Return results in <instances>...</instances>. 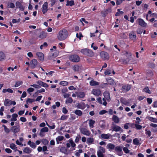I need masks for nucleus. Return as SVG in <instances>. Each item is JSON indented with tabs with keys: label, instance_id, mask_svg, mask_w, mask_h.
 <instances>
[{
	"label": "nucleus",
	"instance_id": "1",
	"mask_svg": "<svg viewBox=\"0 0 157 157\" xmlns=\"http://www.w3.org/2000/svg\"><path fill=\"white\" fill-rule=\"evenodd\" d=\"M68 36V32L65 29L60 30L57 34V38L60 41H62L66 39Z\"/></svg>",
	"mask_w": 157,
	"mask_h": 157
},
{
	"label": "nucleus",
	"instance_id": "2",
	"mask_svg": "<svg viewBox=\"0 0 157 157\" xmlns=\"http://www.w3.org/2000/svg\"><path fill=\"white\" fill-rule=\"evenodd\" d=\"M81 52L88 56L92 57L94 56V53L92 50L87 49H82L81 50Z\"/></svg>",
	"mask_w": 157,
	"mask_h": 157
},
{
	"label": "nucleus",
	"instance_id": "3",
	"mask_svg": "<svg viewBox=\"0 0 157 157\" xmlns=\"http://www.w3.org/2000/svg\"><path fill=\"white\" fill-rule=\"evenodd\" d=\"M104 96L105 97L103 98L102 100L103 101V105L105 106H106L107 105V103L106 102L105 99H106L108 101H110V97L109 94L108 92L105 91L103 94Z\"/></svg>",
	"mask_w": 157,
	"mask_h": 157
},
{
	"label": "nucleus",
	"instance_id": "4",
	"mask_svg": "<svg viewBox=\"0 0 157 157\" xmlns=\"http://www.w3.org/2000/svg\"><path fill=\"white\" fill-rule=\"evenodd\" d=\"M124 54L125 55L126 57H127V59L126 60H124L123 59H120L119 61L120 62H122L124 64H126L128 62L129 59L131 58V54L129 52H125L124 53Z\"/></svg>",
	"mask_w": 157,
	"mask_h": 157
},
{
	"label": "nucleus",
	"instance_id": "5",
	"mask_svg": "<svg viewBox=\"0 0 157 157\" xmlns=\"http://www.w3.org/2000/svg\"><path fill=\"white\" fill-rule=\"evenodd\" d=\"M69 59L70 60L74 62H78L80 61V58L77 55H72L70 56Z\"/></svg>",
	"mask_w": 157,
	"mask_h": 157
},
{
	"label": "nucleus",
	"instance_id": "6",
	"mask_svg": "<svg viewBox=\"0 0 157 157\" xmlns=\"http://www.w3.org/2000/svg\"><path fill=\"white\" fill-rule=\"evenodd\" d=\"M79 130L82 134L87 136H89L91 134L90 131L85 128H80Z\"/></svg>",
	"mask_w": 157,
	"mask_h": 157
},
{
	"label": "nucleus",
	"instance_id": "7",
	"mask_svg": "<svg viewBox=\"0 0 157 157\" xmlns=\"http://www.w3.org/2000/svg\"><path fill=\"white\" fill-rule=\"evenodd\" d=\"M112 130V131L116 132L121 131H122L121 128L114 123H113L111 126Z\"/></svg>",
	"mask_w": 157,
	"mask_h": 157
},
{
	"label": "nucleus",
	"instance_id": "8",
	"mask_svg": "<svg viewBox=\"0 0 157 157\" xmlns=\"http://www.w3.org/2000/svg\"><path fill=\"white\" fill-rule=\"evenodd\" d=\"M91 93L96 96L100 95L101 93V91L98 89H93L91 91Z\"/></svg>",
	"mask_w": 157,
	"mask_h": 157
},
{
	"label": "nucleus",
	"instance_id": "9",
	"mask_svg": "<svg viewBox=\"0 0 157 157\" xmlns=\"http://www.w3.org/2000/svg\"><path fill=\"white\" fill-rule=\"evenodd\" d=\"M37 61L35 59H32L30 63V65L31 68L34 69L37 64Z\"/></svg>",
	"mask_w": 157,
	"mask_h": 157
},
{
	"label": "nucleus",
	"instance_id": "10",
	"mask_svg": "<svg viewBox=\"0 0 157 157\" xmlns=\"http://www.w3.org/2000/svg\"><path fill=\"white\" fill-rule=\"evenodd\" d=\"M100 56L102 59H107L109 58V54L103 51L100 53Z\"/></svg>",
	"mask_w": 157,
	"mask_h": 157
},
{
	"label": "nucleus",
	"instance_id": "11",
	"mask_svg": "<svg viewBox=\"0 0 157 157\" xmlns=\"http://www.w3.org/2000/svg\"><path fill=\"white\" fill-rule=\"evenodd\" d=\"M48 3L47 2H45L42 6V12L44 14L46 13L48 11Z\"/></svg>",
	"mask_w": 157,
	"mask_h": 157
},
{
	"label": "nucleus",
	"instance_id": "12",
	"mask_svg": "<svg viewBox=\"0 0 157 157\" xmlns=\"http://www.w3.org/2000/svg\"><path fill=\"white\" fill-rule=\"evenodd\" d=\"M11 130L14 133H17L20 130V126L19 125L13 126L11 127Z\"/></svg>",
	"mask_w": 157,
	"mask_h": 157
},
{
	"label": "nucleus",
	"instance_id": "13",
	"mask_svg": "<svg viewBox=\"0 0 157 157\" xmlns=\"http://www.w3.org/2000/svg\"><path fill=\"white\" fill-rule=\"evenodd\" d=\"M77 107L78 109H84L86 107V105L83 102L78 103L77 104Z\"/></svg>",
	"mask_w": 157,
	"mask_h": 157
},
{
	"label": "nucleus",
	"instance_id": "14",
	"mask_svg": "<svg viewBox=\"0 0 157 157\" xmlns=\"http://www.w3.org/2000/svg\"><path fill=\"white\" fill-rule=\"evenodd\" d=\"M16 6L21 11H23L24 10L25 7L22 6L20 2L18 1L16 2Z\"/></svg>",
	"mask_w": 157,
	"mask_h": 157
},
{
	"label": "nucleus",
	"instance_id": "15",
	"mask_svg": "<svg viewBox=\"0 0 157 157\" xmlns=\"http://www.w3.org/2000/svg\"><path fill=\"white\" fill-rule=\"evenodd\" d=\"M131 87V86L130 85H125L122 87L121 89L124 92H126L130 90Z\"/></svg>",
	"mask_w": 157,
	"mask_h": 157
},
{
	"label": "nucleus",
	"instance_id": "16",
	"mask_svg": "<svg viewBox=\"0 0 157 157\" xmlns=\"http://www.w3.org/2000/svg\"><path fill=\"white\" fill-rule=\"evenodd\" d=\"M36 83L39 84L40 86H41L45 88H47L48 87V85L47 83L40 80H38L36 82Z\"/></svg>",
	"mask_w": 157,
	"mask_h": 157
},
{
	"label": "nucleus",
	"instance_id": "17",
	"mask_svg": "<svg viewBox=\"0 0 157 157\" xmlns=\"http://www.w3.org/2000/svg\"><path fill=\"white\" fill-rule=\"evenodd\" d=\"M36 55L40 60L42 61L44 60V56L42 52H38L36 53Z\"/></svg>",
	"mask_w": 157,
	"mask_h": 157
},
{
	"label": "nucleus",
	"instance_id": "18",
	"mask_svg": "<svg viewBox=\"0 0 157 157\" xmlns=\"http://www.w3.org/2000/svg\"><path fill=\"white\" fill-rule=\"evenodd\" d=\"M138 20L139 25L142 27H144L147 26V23L142 19H139Z\"/></svg>",
	"mask_w": 157,
	"mask_h": 157
},
{
	"label": "nucleus",
	"instance_id": "19",
	"mask_svg": "<svg viewBox=\"0 0 157 157\" xmlns=\"http://www.w3.org/2000/svg\"><path fill=\"white\" fill-rule=\"evenodd\" d=\"M111 136V135L109 133H103L101 134V137L103 139H108Z\"/></svg>",
	"mask_w": 157,
	"mask_h": 157
},
{
	"label": "nucleus",
	"instance_id": "20",
	"mask_svg": "<svg viewBox=\"0 0 157 157\" xmlns=\"http://www.w3.org/2000/svg\"><path fill=\"white\" fill-rule=\"evenodd\" d=\"M115 147V145L111 143L108 144L106 146L107 148L108 149L109 151H111L114 149Z\"/></svg>",
	"mask_w": 157,
	"mask_h": 157
},
{
	"label": "nucleus",
	"instance_id": "21",
	"mask_svg": "<svg viewBox=\"0 0 157 157\" xmlns=\"http://www.w3.org/2000/svg\"><path fill=\"white\" fill-rule=\"evenodd\" d=\"M47 36V33L44 32H42L40 33L39 37L41 39L45 38Z\"/></svg>",
	"mask_w": 157,
	"mask_h": 157
},
{
	"label": "nucleus",
	"instance_id": "22",
	"mask_svg": "<svg viewBox=\"0 0 157 157\" xmlns=\"http://www.w3.org/2000/svg\"><path fill=\"white\" fill-rule=\"evenodd\" d=\"M12 101L8 99H5L4 102V105L6 106L11 105Z\"/></svg>",
	"mask_w": 157,
	"mask_h": 157
},
{
	"label": "nucleus",
	"instance_id": "23",
	"mask_svg": "<svg viewBox=\"0 0 157 157\" xmlns=\"http://www.w3.org/2000/svg\"><path fill=\"white\" fill-rule=\"evenodd\" d=\"M95 121L92 119H90L89 121V124L90 129L93 128Z\"/></svg>",
	"mask_w": 157,
	"mask_h": 157
},
{
	"label": "nucleus",
	"instance_id": "24",
	"mask_svg": "<svg viewBox=\"0 0 157 157\" xmlns=\"http://www.w3.org/2000/svg\"><path fill=\"white\" fill-rule=\"evenodd\" d=\"M77 96L80 98H83L85 97V94L83 92H80L77 93Z\"/></svg>",
	"mask_w": 157,
	"mask_h": 157
},
{
	"label": "nucleus",
	"instance_id": "25",
	"mask_svg": "<svg viewBox=\"0 0 157 157\" xmlns=\"http://www.w3.org/2000/svg\"><path fill=\"white\" fill-rule=\"evenodd\" d=\"M90 85L91 86H98L99 84L98 82L94 80H92L90 82Z\"/></svg>",
	"mask_w": 157,
	"mask_h": 157
},
{
	"label": "nucleus",
	"instance_id": "26",
	"mask_svg": "<svg viewBox=\"0 0 157 157\" xmlns=\"http://www.w3.org/2000/svg\"><path fill=\"white\" fill-rule=\"evenodd\" d=\"M64 137L62 136H59L57 137L56 138V140L57 143V144H59V142L63 140Z\"/></svg>",
	"mask_w": 157,
	"mask_h": 157
},
{
	"label": "nucleus",
	"instance_id": "27",
	"mask_svg": "<svg viewBox=\"0 0 157 157\" xmlns=\"http://www.w3.org/2000/svg\"><path fill=\"white\" fill-rule=\"evenodd\" d=\"M112 119L116 123H118L120 121L119 118L117 116L115 115L113 116Z\"/></svg>",
	"mask_w": 157,
	"mask_h": 157
},
{
	"label": "nucleus",
	"instance_id": "28",
	"mask_svg": "<svg viewBox=\"0 0 157 157\" xmlns=\"http://www.w3.org/2000/svg\"><path fill=\"white\" fill-rule=\"evenodd\" d=\"M94 139L93 138H88L87 139L86 143L88 144H92L94 142Z\"/></svg>",
	"mask_w": 157,
	"mask_h": 157
},
{
	"label": "nucleus",
	"instance_id": "29",
	"mask_svg": "<svg viewBox=\"0 0 157 157\" xmlns=\"http://www.w3.org/2000/svg\"><path fill=\"white\" fill-rule=\"evenodd\" d=\"M12 118L11 121H15L17 120V118L18 117V115L16 113H14L12 115Z\"/></svg>",
	"mask_w": 157,
	"mask_h": 157
},
{
	"label": "nucleus",
	"instance_id": "30",
	"mask_svg": "<svg viewBox=\"0 0 157 157\" xmlns=\"http://www.w3.org/2000/svg\"><path fill=\"white\" fill-rule=\"evenodd\" d=\"M28 144L29 145L30 147L33 148L36 147V146L35 143L33 142H31L30 140H29L28 142Z\"/></svg>",
	"mask_w": 157,
	"mask_h": 157
},
{
	"label": "nucleus",
	"instance_id": "31",
	"mask_svg": "<svg viewBox=\"0 0 157 157\" xmlns=\"http://www.w3.org/2000/svg\"><path fill=\"white\" fill-rule=\"evenodd\" d=\"M6 59L5 54L2 52H0V61H2Z\"/></svg>",
	"mask_w": 157,
	"mask_h": 157
},
{
	"label": "nucleus",
	"instance_id": "32",
	"mask_svg": "<svg viewBox=\"0 0 157 157\" xmlns=\"http://www.w3.org/2000/svg\"><path fill=\"white\" fill-rule=\"evenodd\" d=\"M59 52L58 51H56L54 53L52 54L51 56L49 57V59H52V58L56 57L58 55Z\"/></svg>",
	"mask_w": 157,
	"mask_h": 157
},
{
	"label": "nucleus",
	"instance_id": "33",
	"mask_svg": "<svg viewBox=\"0 0 157 157\" xmlns=\"http://www.w3.org/2000/svg\"><path fill=\"white\" fill-rule=\"evenodd\" d=\"M23 151L24 152L27 154H29L31 152L32 150L30 148L28 147H26L25 148L23 149Z\"/></svg>",
	"mask_w": 157,
	"mask_h": 157
},
{
	"label": "nucleus",
	"instance_id": "34",
	"mask_svg": "<svg viewBox=\"0 0 157 157\" xmlns=\"http://www.w3.org/2000/svg\"><path fill=\"white\" fill-rule=\"evenodd\" d=\"M105 152V149L103 147L100 146L99 147L98 151L97 152L104 153Z\"/></svg>",
	"mask_w": 157,
	"mask_h": 157
},
{
	"label": "nucleus",
	"instance_id": "35",
	"mask_svg": "<svg viewBox=\"0 0 157 157\" xmlns=\"http://www.w3.org/2000/svg\"><path fill=\"white\" fill-rule=\"evenodd\" d=\"M81 69V67L78 65H76L73 67V70L75 71H79Z\"/></svg>",
	"mask_w": 157,
	"mask_h": 157
},
{
	"label": "nucleus",
	"instance_id": "36",
	"mask_svg": "<svg viewBox=\"0 0 157 157\" xmlns=\"http://www.w3.org/2000/svg\"><path fill=\"white\" fill-rule=\"evenodd\" d=\"M74 113L77 115L80 116L82 115V112L79 109L76 110L74 112Z\"/></svg>",
	"mask_w": 157,
	"mask_h": 157
},
{
	"label": "nucleus",
	"instance_id": "37",
	"mask_svg": "<svg viewBox=\"0 0 157 157\" xmlns=\"http://www.w3.org/2000/svg\"><path fill=\"white\" fill-rule=\"evenodd\" d=\"M75 4L74 1L73 0H71L70 1H67L66 5L67 6H72Z\"/></svg>",
	"mask_w": 157,
	"mask_h": 157
},
{
	"label": "nucleus",
	"instance_id": "38",
	"mask_svg": "<svg viewBox=\"0 0 157 157\" xmlns=\"http://www.w3.org/2000/svg\"><path fill=\"white\" fill-rule=\"evenodd\" d=\"M68 141L70 143L71 146L72 147H74L76 146V144L74 142L72 139H70Z\"/></svg>",
	"mask_w": 157,
	"mask_h": 157
},
{
	"label": "nucleus",
	"instance_id": "39",
	"mask_svg": "<svg viewBox=\"0 0 157 157\" xmlns=\"http://www.w3.org/2000/svg\"><path fill=\"white\" fill-rule=\"evenodd\" d=\"M147 118L151 122L155 123H157V119L156 118L150 117H148Z\"/></svg>",
	"mask_w": 157,
	"mask_h": 157
},
{
	"label": "nucleus",
	"instance_id": "40",
	"mask_svg": "<svg viewBox=\"0 0 157 157\" xmlns=\"http://www.w3.org/2000/svg\"><path fill=\"white\" fill-rule=\"evenodd\" d=\"M15 6L14 4L12 2L8 3L7 4V7L8 8H11L13 9L15 8Z\"/></svg>",
	"mask_w": 157,
	"mask_h": 157
},
{
	"label": "nucleus",
	"instance_id": "41",
	"mask_svg": "<svg viewBox=\"0 0 157 157\" xmlns=\"http://www.w3.org/2000/svg\"><path fill=\"white\" fill-rule=\"evenodd\" d=\"M10 147L12 149L15 150V151H16L17 150V147H16V145L12 143L10 144Z\"/></svg>",
	"mask_w": 157,
	"mask_h": 157
},
{
	"label": "nucleus",
	"instance_id": "42",
	"mask_svg": "<svg viewBox=\"0 0 157 157\" xmlns=\"http://www.w3.org/2000/svg\"><path fill=\"white\" fill-rule=\"evenodd\" d=\"M129 36L130 38L132 40L135 39L136 38V35L133 33H130Z\"/></svg>",
	"mask_w": 157,
	"mask_h": 157
},
{
	"label": "nucleus",
	"instance_id": "43",
	"mask_svg": "<svg viewBox=\"0 0 157 157\" xmlns=\"http://www.w3.org/2000/svg\"><path fill=\"white\" fill-rule=\"evenodd\" d=\"M42 143L44 145H46L48 143V140L45 139H43L41 140Z\"/></svg>",
	"mask_w": 157,
	"mask_h": 157
},
{
	"label": "nucleus",
	"instance_id": "44",
	"mask_svg": "<svg viewBox=\"0 0 157 157\" xmlns=\"http://www.w3.org/2000/svg\"><path fill=\"white\" fill-rule=\"evenodd\" d=\"M68 84V82L66 81H61L59 83V84L63 86H67Z\"/></svg>",
	"mask_w": 157,
	"mask_h": 157
},
{
	"label": "nucleus",
	"instance_id": "45",
	"mask_svg": "<svg viewBox=\"0 0 157 157\" xmlns=\"http://www.w3.org/2000/svg\"><path fill=\"white\" fill-rule=\"evenodd\" d=\"M48 131V129L47 127H44L41 128L40 130V132H47Z\"/></svg>",
	"mask_w": 157,
	"mask_h": 157
},
{
	"label": "nucleus",
	"instance_id": "46",
	"mask_svg": "<svg viewBox=\"0 0 157 157\" xmlns=\"http://www.w3.org/2000/svg\"><path fill=\"white\" fill-rule=\"evenodd\" d=\"M82 152V150L81 149H79L75 151V155L78 156L80 155V154Z\"/></svg>",
	"mask_w": 157,
	"mask_h": 157
},
{
	"label": "nucleus",
	"instance_id": "47",
	"mask_svg": "<svg viewBox=\"0 0 157 157\" xmlns=\"http://www.w3.org/2000/svg\"><path fill=\"white\" fill-rule=\"evenodd\" d=\"M122 147H121L118 146L115 147V151H116L117 152H118L119 151H121L122 150Z\"/></svg>",
	"mask_w": 157,
	"mask_h": 157
},
{
	"label": "nucleus",
	"instance_id": "48",
	"mask_svg": "<svg viewBox=\"0 0 157 157\" xmlns=\"http://www.w3.org/2000/svg\"><path fill=\"white\" fill-rule=\"evenodd\" d=\"M73 101V99L71 97L68 98L66 99V103H71Z\"/></svg>",
	"mask_w": 157,
	"mask_h": 157
},
{
	"label": "nucleus",
	"instance_id": "49",
	"mask_svg": "<svg viewBox=\"0 0 157 157\" xmlns=\"http://www.w3.org/2000/svg\"><path fill=\"white\" fill-rule=\"evenodd\" d=\"M2 126L4 128V131L5 132L7 133H9L10 132V129L8 128L4 124Z\"/></svg>",
	"mask_w": 157,
	"mask_h": 157
},
{
	"label": "nucleus",
	"instance_id": "50",
	"mask_svg": "<svg viewBox=\"0 0 157 157\" xmlns=\"http://www.w3.org/2000/svg\"><path fill=\"white\" fill-rule=\"evenodd\" d=\"M81 138V136L80 135H78L76 137L75 140V142L76 143H78L80 139Z\"/></svg>",
	"mask_w": 157,
	"mask_h": 157
},
{
	"label": "nucleus",
	"instance_id": "51",
	"mask_svg": "<svg viewBox=\"0 0 157 157\" xmlns=\"http://www.w3.org/2000/svg\"><path fill=\"white\" fill-rule=\"evenodd\" d=\"M122 103H123L124 105H126L127 106H130V105L129 102L125 100L124 99H123L121 101Z\"/></svg>",
	"mask_w": 157,
	"mask_h": 157
},
{
	"label": "nucleus",
	"instance_id": "52",
	"mask_svg": "<svg viewBox=\"0 0 157 157\" xmlns=\"http://www.w3.org/2000/svg\"><path fill=\"white\" fill-rule=\"evenodd\" d=\"M144 91L147 93L149 94H150L151 93V92L149 90V89L148 87H145L143 89Z\"/></svg>",
	"mask_w": 157,
	"mask_h": 157
},
{
	"label": "nucleus",
	"instance_id": "53",
	"mask_svg": "<svg viewBox=\"0 0 157 157\" xmlns=\"http://www.w3.org/2000/svg\"><path fill=\"white\" fill-rule=\"evenodd\" d=\"M34 101H35L34 99L29 98L27 99L26 102L28 104L29 103H31Z\"/></svg>",
	"mask_w": 157,
	"mask_h": 157
},
{
	"label": "nucleus",
	"instance_id": "54",
	"mask_svg": "<svg viewBox=\"0 0 157 157\" xmlns=\"http://www.w3.org/2000/svg\"><path fill=\"white\" fill-rule=\"evenodd\" d=\"M31 86L33 87H34L36 89H38L41 88V86H40L39 84L37 85L36 84L31 85Z\"/></svg>",
	"mask_w": 157,
	"mask_h": 157
},
{
	"label": "nucleus",
	"instance_id": "55",
	"mask_svg": "<svg viewBox=\"0 0 157 157\" xmlns=\"http://www.w3.org/2000/svg\"><path fill=\"white\" fill-rule=\"evenodd\" d=\"M22 83V82L21 81H18L16 82L14 85L15 87H17L21 85Z\"/></svg>",
	"mask_w": 157,
	"mask_h": 157
},
{
	"label": "nucleus",
	"instance_id": "56",
	"mask_svg": "<svg viewBox=\"0 0 157 157\" xmlns=\"http://www.w3.org/2000/svg\"><path fill=\"white\" fill-rule=\"evenodd\" d=\"M68 116L63 115L61 117L60 120H66L68 118Z\"/></svg>",
	"mask_w": 157,
	"mask_h": 157
},
{
	"label": "nucleus",
	"instance_id": "57",
	"mask_svg": "<svg viewBox=\"0 0 157 157\" xmlns=\"http://www.w3.org/2000/svg\"><path fill=\"white\" fill-rule=\"evenodd\" d=\"M76 37L80 40L81 39V38L82 37H83V36L81 33H77L76 34Z\"/></svg>",
	"mask_w": 157,
	"mask_h": 157
},
{
	"label": "nucleus",
	"instance_id": "58",
	"mask_svg": "<svg viewBox=\"0 0 157 157\" xmlns=\"http://www.w3.org/2000/svg\"><path fill=\"white\" fill-rule=\"evenodd\" d=\"M101 14L103 16L105 17L108 14V13L105 10L102 11H101Z\"/></svg>",
	"mask_w": 157,
	"mask_h": 157
},
{
	"label": "nucleus",
	"instance_id": "59",
	"mask_svg": "<svg viewBox=\"0 0 157 157\" xmlns=\"http://www.w3.org/2000/svg\"><path fill=\"white\" fill-rule=\"evenodd\" d=\"M47 44L46 42H44V43L43 44L41 45L40 46V48L41 49H42L44 47H46L47 46Z\"/></svg>",
	"mask_w": 157,
	"mask_h": 157
},
{
	"label": "nucleus",
	"instance_id": "60",
	"mask_svg": "<svg viewBox=\"0 0 157 157\" xmlns=\"http://www.w3.org/2000/svg\"><path fill=\"white\" fill-rule=\"evenodd\" d=\"M20 21V19L19 18L17 20L13 19L12 20V22L13 23H18Z\"/></svg>",
	"mask_w": 157,
	"mask_h": 157
},
{
	"label": "nucleus",
	"instance_id": "61",
	"mask_svg": "<svg viewBox=\"0 0 157 157\" xmlns=\"http://www.w3.org/2000/svg\"><path fill=\"white\" fill-rule=\"evenodd\" d=\"M45 90L44 88H41L40 90H37L35 94L39 93L45 92Z\"/></svg>",
	"mask_w": 157,
	"mask_h": 157
},
{
	"label": "nucleus",
	"instance_id": "62",
	"mask_svg": "<svg viewBox=\"0 0 157 157\" xmlns=\"http://www.w3.org/2000/svg\"><path fill=\"white\" fill-rule=\"evenodd\" d=\"M68 91V89L66 87L64 88L62 90V92L63 93H65Z\"/></svg>",
	"mask_w": 157,
	"mask_h": 157
},
{
	"label": "nucleus",
	"instance_id": "63",
	"mask_svg": "<svg viewBox=\"0 0 157 157\" xmlns=\"http://www.w3.org/2000/svg\"><path fill=\"white\" fill-rule=\"evenodd\" d=\"M34 89L33 88L30 87L27 90V91L29 93H30V92H33L34 91Z\"/></svg>",
	"mask_w": 157,
	"mask_h": 157
},
{
	"label": "nucleus",
	"instance_id": "64",
	"mask_svg": "<svg viewBox=\"0 0 157 157\" xmlns=\"http://www.w3.org/2000/svg\"><path fill=\"white\" fill-rule=\"evenodd\" d=\"M59 45L60 46L59 47L61 48H63L65 47L64 44L63 43H59Z\"/></svg>",
	"mask_w": 157,
	"mask_h": 157
}]
</instances>
